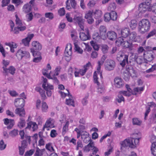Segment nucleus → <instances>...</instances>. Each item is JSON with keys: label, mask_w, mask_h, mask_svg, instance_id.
Returning <instances> with one entry per match:
<instances>
[{"label": "nucleus", "mask_w": 156, "mask_h": 156, "mask_svg": "<svg viewBox=\"0 0 156 156\" xmlns=\"http://www.w3.org/2000/svg\"><path fill=\"white\" fill-rule=\"evenodd\" d=\"M152 154L154 156H156V142L152 143L151 147Z\"/></svg>", "instance_id": "obj_31"}, {"label": "nucleus", "mask_w": 156, "mask_h": 156, "mask_svg": "<svg viewBox=\"0 0 156 156\" xmlns=\"http://www.w3.org/2000/svg\"><path fill=\"white\" fill-rule=\"evenodd\" d=\"M31 9V6L29 4L25 5L23 7V11L26 13L30 12Z\"/></svg>", "instance_id": "obj_29"}, {"label": "nucleus", "mask_w": 156, "mask_h": 156, "mask_svg": "<svg viewBox=\"0 0 156 156\" xmlns=\"http://www.w3.org/2000/svg\"><path fill=\"white\" fill-rule=\"evenodd\" d=\"M44 151V149H40L38 148H37L35 155L36 156H41L43 154V152Z\"/></svg>", "instance_id": "obj_37"}, {"label": "nucleus", "mask_w": 156, "mask_h": 156, "mask_svg": "<svg viewBox=\"0 0 156 156\" xmlns=\"http://www.w3.org/2000/svg\"><path fill=\"white\" fill-rule=\"evenodd\" d=\"M18 130L16 129H14L12 130L9 133V134L10 136L12 137L16 136L18 135Z\"/></svg>", "instance_id": "obj_36"}, {"label": "nucleus", "mask_w": 156, "mask_h": 156, "mask_svg": "<svg viewBox=\"0 0 156 156\" xmlns=\"http://www.w3.org/2000/svg\"><path fill=\"white\" fill-rule=\"evenodd\" d=\"M147 51L144 49V48L142 46L139 47L137 49V52L138 54H141L143 52L144 53H145Z\"/></svg>", "instance_id": "obj_52"}, {"label": "nucleus", "mask_w": 156, "mask_h": 156, "mask_svg": "<svg viewBox=\"0 0 156 156\" xmlns=\"http://www.w3.org/2000/svg\"><path fill=\"white\" fill-rule=\"evenodd\" d=\"M16 56L19 60H21L23 57H25L26 58H29L30 54L23 48H21L18 50L16 54Z\"/></svg>", "instance_id": "obj_7"}, {"label": "nucleus", "mask_w": 156, "mask_h": 156, "mask_svg": "<svg viewBox=\"0 0 156 156\" xmlns=\"http://www.w3.org/2000/svg\"><path fill=\"white\" fill-rule=\"evenodd\" d=\"M108 47L106 44L103 45L102 46V50L104 53H107L108 51Z\"/></svg>", "instance_id": "obj_58"}, {"label": "nucleus", "mask_w": 156, "mask_h": 156, "mask_svg": "<svg viewBox=\"0 0 156 156\" xmlns=\"http://www.w3.org/2000/svg\"><path fill=\"white\" fill-rule=\"evenodd\" d=\"M26 125L25 120L23 118L20 119V121L18 123V126L20 128L24 127Z\"/></svg>", "instance_id": "obj_28"}, {"label": "nucleus", "mask_w": 156, "mask_h": 156, "mask_svg": "<svg viewBox=\"0 0 156 156\" xmlns=\"http://www.w3.org/2000/svg\"><path fill=\"white\" fill-rule=\"evenodd\" d=\"M96 4V2L94 0L90 1L88 3L87 5L90 8L94 7Z\"/></svg>", "instance_id": "obj_48"}, {"label": "nucleus", "mask_w": 156, "mask_h": 156, "mask_svg": "<svg viewBox=\"0 0 156 156\" xmlns=\"http://www.w3.org/2000/svg\"><path fill=\"white\" fill-rule=\"evenodd\" d=\"M116 100L119 103H120L122 101H124V98L122 96V95L119 92L118 95V98L116 99Z\"/></svg>", "instance_id": "obj_44"}, {"label": "nucleus", "mask_w": 156, "mask_h": 156, "mask_svg": "<svg viewBox=\"0 0 156 156\" xmlns=\"http://www.w3.org/2000/svg\"><path fill=\"white\" fill-rule=\"evenodd\" d=\"M138 27L140 33L144 34L148 31L150 28L151 23L147 19H143L139 21Z\"/></svg>", "instance_id": "obj_3"}, {"label": "nucleus", "mask_w": 156, "mask_h": 156, "mask_svg": "<svg viewBox=\"0 0 156 156\" xmlns=\"http://www.w3.org/2000/svg\"><path fill=\"white\" fill-rule=\"evenodd\" d=\"M133 90L134 92L133 94L134 95H136L137 94V93H140L141 91H143L144 90V87H137L134 88Z\"/></svg>", "instance_id": "obj_39"}, {"label": "nucleus", "mask_w": 156, "mask_h": 156, "mask_svg": "<svg viewBox=\"0 0 156 156\" xmlns=\"http://www.w3.org/2000/svg\"><path fill=\"white\" fill-rule=\"evenodd\" d=\"M74 49L76 51H77L79 53L82 54L83 52V50L81 49L78 45L75 43H74Z\"/></svg>", "instance_id": "obj_41"}, {"label": "nucleus", "mask_w": 156, "mask_h": 156, "mask_svg": "<svg viewBox=\"0 0 156 156\" xmlns=\"http://www.w3.org/2000/svg\"><path fill=\"white\" fill-rule=\"evenodd\" d=\"M149 120L150 123L155 124L156 123V113H153L151 115Z\"/></svg>", "instance_id": "obj_30"}, {"label": "nucleus", "mask_w": 156, "mask_h": 156, "mask_svg": "<svg viewBox=\"0 0 156 156\" xmlns=\"http://www.w3.org/2000/svg\"><path fill=\"white\" fill-rule=\"evenodd\" d=\"M53 121V119L51 118H50L46 122L45 125L44 126V127H50L52 123V122Z\"/></svg>", "instance_id": "obj_42"}, {"label": "nucleus", "mask_w": 156, "mask_h": 156, "mask_svg": "<svg viewBox=\"0 0 156 156\" xmlns=\"http://www.w3.org/2000/svg\"><path fill=\"white\" fill-rule=\"evenodd\" d=\"M32 48L30 49H33L34 50L40 51L42 48L41 44L37 41H33L32 43Z\"/></svg>", "instance_id": "obj_16"}, {"label": "nucleus", "mask_w": 156, "mask_h": 156, "mask_svg": "<svg viewBox=\"0 0 156 156\" xmlns=\"http://www.w3.org/2000/svg\"><path fill=\"white\" fill-rule=\"evenodd\" d=\"M45 147L47 150L51 152L55 151V150L54 149V148L52 146L51 143H49L47 144H46Z\"/></svg>", "instance_id": "obj_38"}, {"label": "nucleus", "mask_w": 156, "mask_h": 156, "mask_svg": "<svg viewBox=\"0 0 156 156\" xmlns=\"http://www.w3.org/2000/svg\"><path fill=\"white\" fill-rule=\"evenodd\" d=\"M111 16L110 13H106L104 15V20L106 22H108L111 20Z\"/></svg>", "instance_id": "obj_45"}, {"label": "nucleus", "mask_w": 156, "mask_h": 156, "mask_svg": "<svg viewBox=\"0 0 156 156\" xmlns=\"http://www.w3.org/2000/svg\"><path fill=\"white\" fill-rule=\"evenodd\" d=\"M91 45L95 50L98 51L99 49V46L94 41H92L90 42Z\"/></svg>", "instance_id": "obj_51"}, {"label": "nucleus", "mask_w": 156, "mask_h": 156, "mask_svg": "<svg viewBox=\"0 0 156 156\" xmlns=\"http://www.w3.org/2000/svg\"><path fill=\"white\" fill-rule=\"evenodd\" d=\"M156 70V64H155L152 66V67L149 69L147 70L146 72L147 73H151Z\"/></svg>", "instance_id": "obj_54"}, {"label": "nucleus", "mask_w": 156, "mask_h": 156, "mask_svg": "<svg viewBox=\"0 0 156 156\" xmlns=\"http://www.w3.org/2000/svg\"><path fill=\"white\" fill-rule=\"evenodd\" d=\"M69 124V122L68 121H67L65 125L63 126V127L62 128V133L63 135H64L66 132L68 130V126Z\"/></svg>", "instance_id": "obj_43"}, {"label": "nucleus", "mask_w": 156, "mask_h": 156, "mask_svg": "<svg viewBox=\"0 0 156 156\" xmlns=\"http://www.w3.org/2000/svg\"><path fill=\"white\" fill-rule=\"evenodd\" d=\"M110 13L111 20L115 21L116 20L117 18V15L116 12L114 11H112Z\"/></svg>", "instance_id": "obj_35"}, {"label": "nucleus", "mask_w": 156, "mask_h": 156, "mask_svg": "<svg viewBox=\"0 0 156 156\" xmlns=\"http://www.w3.org/2000/svg\"><path fill=\"white\" fill-rule=\"evenodd\" d=\"M4 123L6 125H8L6 128L8 129H11L15 124L14 121L13 119H9L8 118L5 119H3Z\"/></svg>", "instance_id": "obj_14"}, {"label": "nucleus", "mask_w": 156, "mask_h": 156, "mask_svg": "<svg viewBox=\"0 0 156 156\" xmlns=\"http://www.w3.org/2000/svg\"><path fill=\"white\" fill-rule=\"evenodd\" d=\"M137 21L135 20H132L129 23L130 27L133 30L135 29L136 27Z\"/></svg>", "instance_id": "obj_32"}, {"label": "nucleus", "mask_w": 156, "mask_h": 156, "mask_svg": "<svg viewBox=\"0 0 156 156\" xmlns=\"http://www.w3.org/2000/svg\"><path fill=\"white\" fill-rule=\"evenodd\" d=\"M24 100L22 98H17L14 101V105L16 107H21V108H17L15 110V113L20 117H24L25 113L24 109L23 108L24 105Z\"/></svg>", "instance_id": "obj_1"}, {"label": "nucleus", "mask_w": 156, "mask_h": 156, "mask_svg": "<svg viewBox=\"0 0 156 156\" xmlns=\"http://www.w3.org/2000/svg\"><path fill=\"white\" fill-rule=\"evenodd\" d=\"M44 83L42 84V87L46 91V94L48 97L51 96L52 92L53 90L54 87L52 85L47 83V79L44 78L43 80Z\"/></svg>", "instance_id": "obj_6"}, {"label": "nucleus", "mask_w": 156, "mask_h": 156, "mask_svg": "<svg viewBox=\"0 0 156 156\" xmlns=\"http://www.w3.org/2000/svg\"><path fill=\"white\" fill-rule=\"evenodd\" d=\"M117 46H122L124 48H131L132 47V43L127 41H124L122 38L119 37L115 41Z\"/></svg>", "instance_id": "obj_5"}, {"label": "nucleus", "mask_w": 156, "mask_h": 156, "mask_svg": "<svg viewBox=\"0 0 156 156\" xmlns=\"http://www.w3.org/2000/svg\"><path fill=\"white\" fill-rule=\"evenodd\" d=\"M16 17V25L18 26H21L22 25V23L20 19L18 18L17 15H15Z\"/></svg>", "instance_id": "obj_55"}, {"label": "nucleus", "mask_w": 156, "mask_h": 156, "mask_svg": "<svg viewBox=\"0 0 156 156\" xmlns=\"http://www.w3.org/2000/svg\"><path fill=\"white\" fill-rule=\"evenodd\" d=\"M116 5L115 3L114 2H112L109 4L108 8V10L112 12L114 11Z\"/></svg>", "instance_id": "obj_33"}, {"label": "nucleus", "mask_w": 156, "mask_h": 156, "mask_svg": "<svg viewBox=\"0 0 156 156\" xmlns=\"http://www.w3.org/2000/svg\"><path fill=\"white\" fill-rule=\"evenodd\" d=\"M45 18L48 19V20H52L54 18V15L53 14L52 12H46L45 13Z\"/></svg>", "instance_id": "obj_34"}, {"label": "nucleus", "mask_w": 156, "mask_h": 156, "mask_svg": "<svg viewBox=\"0 0 156 156\" xmlns=\"http://www.w3.org/2000/svg\"><path fill=\"white\" fill-rule=\"evenodd\" d=\"M80 39L83 41H85L88 39L90 38L89 32L87 31V34H86L84 33H80Z\"/></svg>", "instance_id": "obj_23"}, {"label": "nucleus", "mask_w": 156, "mask_h": 156, "mask_svg": "<svg viewBox=\"0 0 156 156\" xmlns=\"http://www.w3.org/2000/svg\"><path fill=\"white\" fill-rule=\"evenodd\" d=\"M114 85L117 88H121L124 85V83L122 79L119 77H116L114 79Z\"/></svg>", "instance_id": "obj_12"}, {"label": "nucleus", "mask_w": 156, "mask_h": 156, "mask_svg": "<svg viewBox=\"0 0 156 156\" xmlns=\"http://www.w3.org/2000/svg\"><path fill=\"white\" fill-rule=\"evenodd\" d=\"M92 15H93V12H92L91 11H88L85 14V18L86 19H89V18L92 17Z\"/></svg>", "instance_id": "obj_62"}, {"label": "nucleus", "mask_w": 156, "mask_h": 156, "mask_svg": "<svg viewBox=\"0 0 156 156\" xmlns=\"http://www.w3.org/2000/svg\"><path fill=\"white\" fill-rule=\"evenodd\" d=\"M89 133L85 131H83L81 133V137L82 139L89 137Z\"/></svg>", "instance_id": "obj_53"}, {"label": "nucleus", "mask_w": 156, "mask_h": 156, "mask_svg": "<svg viewBox=\"0 0 156 156\" xmlns=\"http://www.w3.org/2000/svg\"><path fill=\"white\" fill-rule=\"evenodd\" d=\"M93 16L95 19H100L102 15V12L100 10H96L93 12Z\"/></svg>", "instance_id": "obj_25"}, {"label": "nucleus", "mask_w": 156, "mask_h": 156, "mask_svg": "<svg viewBox=\"0 0 156 156\" xmlns=\"http://www.w3.org/2000/svg\"><path fill=\"white\" fill-rule=\"evenodd\" d=\"M130 78V75L127 72H124L123 73V78L126 81H128Z\"/></svg>", "instance_id": "obj_59"}, {"label": "nucleus", "mask_w": 156, "mask_h": 156, "mask_svg": "<svg viewBox=\"0 0 156 156\" xmlns=\"http://www.w3.org/2000/svg\"><path fill=\"white\" fill-rule=\"evenodd\" d=\"M72 51H69L68 47H66L64 52V55L66 57L65 59L67 61H69L71 58Z\"/></svg>", "instance_id": "obj_20"}, {"label": "nucleus", "mask_w": 156, "mask_h": 156, "mask_svg": "<svg viewBox=\"0 0 156 156\" xmlns=\"http://www.w3.org/2000/svg\"><path fill=\"white\" fill-rule=\"evenodd\" d=\"M5 44L9 46L10 47V51L12 53H13L15 52L14 48H16L17 46V44L13 42L5 43Z\"/></svg>", "instance_id": "obj_22"}, {"label": "nucleus", "mask_w": 156, "mask_h": 156, "mask_svg": "<svg viewBox=\"0 0 156 156\" xmlns=\"http://www.w3.org/2000/svg\"><path fill=\"white\" fill-rule=\"evenodd\" d=\"M6 147V144H4L3 140H2L0 141V150H2L4 149Z\"/></svg>", "instance_id": "obj_60"}, {"label": "nucleus", "mask_w": 156, "mask_h": 156, "mask_svg": "<svg viewBox=\"0 0 156 156\" xmlns=\"http://www.w3.org/2000/svg\"><path fill=\"white\" fill-rule=\"evenodd\" d=\"M31 52L32 53L34 57H38L39 55H41L40 53L39 52L36 51L35 50H33V49H30Z\"/></svg>", "instance_id": "obj_56"}, {"label": "nucleus", "mask_w": 156, "mask_h": 156, "mask_svg": "<svg viewBox=\"0 0 156 156\" xmlns=\"http://www.w3.org/2000/svg\"><path fill=\"white\" fill-rule=\"evenodd\" d=\"M128 57L129 55L126 54L122 51H119L117 55L116 58L118 61L120 62V65L122 67H124L126 64H130L132 62L130 59L128 61Z\"/></svg>", "instance_id": "obj_4"}, {"label": "nucleus", "mask_w": 156, "mask_h": 156, "mask_svg": "<svg viewBox=\"0 0 156 156\" xmlns=\"http://www.w3.org/2000/svg\"><path fill=\"white\" fill-rule=\"evenodd\" d=\"M106 37L111 41L115 40L117 37L116 34L113 31H108L106 35Z\"/></svg>", "instance_id": "obj_19"}, {"label": "nucleus", "mask_w": 156, "mask_h": 156, "mask_svg": "<svg viewBox=\"0 0 156 156\" xmlns=\"http://www.w3.org/2000/svg\"><path fill=\"white\" fill-rule=\"evenodd\" d=\"M119 93H120L121 94H122L123 95L127 96H129L131 95V92H129L128 91H121L119 92Z\"/></svg>", "instance_id": "obj_61"}, {"label": "nucleus", "mask_w": 156, "mask_h": 156, "mask_svg": "<svg viewBox=\"0 0 156 156\" xmlns=\"http://www.w3.org/2000/svg\"><path fill=\"white\" fill-rule=\"evenodd\" d=\"M71 3V7L74 9H76L77 8V3L75 0H70Z\"/></svg>", "instance_id": "obj_50"}, {"label": "nucleus", "mask_w": 156, "mask_h": 156, "mask_svg": "<svg viewBox=\"0 0 156 156\" xmlns=\"http://www.w3.org/2000/svg\"><path fill=\"white\" fill-rule=\"evenodd\" d=\"M48 107L46 103L44 102H42L41 109L43 112H46L47 111Z\"/></svg>", "instance_id": "obj_40"}, {"label": "nucleus", "mask_w": 156, "mask_h": 156, "mask_svg": "<svg viewBox=\"0 0 156 156\" xmlns=\"http://www.w3.org/2000/svg\"><path fill=\"white\" fill-rule=\"evenodd\" d=\"M66 8L67 9L70 10L71 9L70 0H67L66 2Z\"/></svg>", "instance_id": "obj_57"}, {"label": "nucleus", "mask_w": 156, "mask_h": 156, "mask_svg": "<svg viewBox=\"0 0 156 156\" xmlns=\"http://www.w3.org/2000/svg\"><path fill=\"white\" fill-rule=\"evenodd\" d=\"M155 34L156 35V31L155 30H153L148 34V35L146 37V38H148L150 37L153 36Z\"/></svg>", "instance_id": "obj_63"}, {"label": "nucleus", "mask_w": 156, "mask_h": 156, "mask_svg": "<svg viewBox=\"0 0 156 156\" xmlns=\"http://www.w3.org/2000/svg\"><path fill=\"white\" fill-rule=\"evenodd\" d=\"M42 73L43 75L46 76L48 78H50V76L51 75V71H50L49 73H48V70L45 69H43Z\"/></svg>", "instance_id": "obj_46"}, {"label": "nucleus", "mask_w": 156, "mask_h": 156, "mask_svg": "<svg viewBox=\"0 0 156 156\" xmlns=\"http://www.w3.org/2000/svg\"><path fill=\"white\" fill-rule=\"evenodd\" d=\"M99 35L101 38L104 40L106 38L107 29L104 26H101L99 27Z\"/></svg>", "instance_id": "obj_13"}, {"label": "nucleus", "mask_w": 156, "mask_h": 156, "mask_svg": "<svg viewBox=\"0 0 156 156\" xmlns=\"http://www.w3.org/2000/svg\"><path fill=\"white\" fill-rule=\"evenodd\" d=\"M136 36V34L135 32H133L131 33L129 35L130 41H134Z\"/></svg>", "instance_id": "obj_47"}, {"label": "nucleus", "mask_w": 156, "mask_h": 156, "mask_svg": "<svg viewBox=\"0 0 156 156\" xmlns=\"http://www.w3.org/2000/svg\"><path fill=\"white\" fill-rule=\"evenodd\" d=\"M58 13L61 16L64 15L65 14V11L64 8H62L59 9L58 10Z\"/></svg>", "instance_id": "obj_64"}, {"label": "nucleus", "mask_w": 156, "mask_h": 156, "mask_svg": "<svg viewBox=\"0 0 156 156\" xmlns=\"http://www.w3.org/2000/svg\"><path fill=\"white\" fill-rule=\"evenodd\" d=\"M68 92V96L69 98L66 99V103L67 105H71L73 107L74 106V101L73 97L72 95L70 94L69 90H67Z\"/></svg>", "instance_id": "obj_18"}, {"label": "nucleus", "mask_w": 156, "mask_h": 156, "mask_svg": "<svg viewBox=\"0 0 156 156\" xmlns=\"http://www.w3.org/2000/svg\"><path fill=\"white\" fill-rule=\"evenodd\" d=\"M143 53V57L144 63H147L148 62L152 61L154 58V55L153 52L147 51Z\"/></svg>", "instance_id": "obj_9"}, {"label": "nucleus", "mask_w": 156, "mask_h": 156, "mask_svg": "<svg viewBox=\"0 0 156 156\" xmlns=\"http://www.w3.org/2000/svg\"><path fill=\"white\" fill-rule=\"evenodd\" d=\"M122 36L124 38L127 37L129 34V30L127 27L122 28L121 30Z\"/></svg>", "instance_id": "obj_21"}, {"label": "nucleus", "mask_w": 156, "mask_h": 156, "mask_svg": "<svg viewBox=\"0 0 156 156\" xmlns=\"http://www.w3.org/2000/svg\"><path fill=\"white\" fill-rule=\"evenodd\" d=\"M115 66V62L111 59L106 60L105 64V68L108 71L113 70Z\"/></svg>", "instance_id": "obj_10"}, {"label": "nucleus", "mask_w": 156, "mask_h": 156, "mask_svg": "<svg viewBox=\"0 0 156 156\" xmlns=\"http://www.w3.org/2000/svg\"><path fill=\"white\" fill-rule=\"evenodd\" d=\"M107 58V56L106 55H104L102 56L101 59V60L98 62V63H99L100 65H102L105 60Z\"/></svg>", "instance_id": "obj_49"}, {"label": "nucleus", "mask_w": 156, "mask_h": 156, "mask_svg": "<svg viewBox=\"0 0 156 156\" xmlns=\"http://www.w3.org/2000/svg\"><path fill=\"white\" fill-rule=\"evenodd\" d=\"M96 72H94L93 76V78L94 79L95 83H97V85L98 86V92L100 93H102L105 90V87L104 85H99V83L98 82Z\"/></svg>", "instance_id": "obj_11"}, {"label": "nucleus", "mask_w": 156, "mask_h": 156, "mask_svg": "<svg viewBox=\"0 0 156 156\" xmlns=\"http://www.w3.org/2000/svg\"><path fill=\"white\" fill-rule=\"evenodd\" d=\"M132 122L133 125L140 126L142 124L141 120L137 118H133L132 119Z\"/></svg>", "instance_id": "obj_27"}, {"label": "nucleus", "mask_w": 156, "mask_h": 156, "mask_svg": "<svg viewBox=\"0 0 156 156\" xmlns=\"http://www.w3.org/2000/svg\"><path fill=\"white\" fill-rule=\"evenodd\" d=\"M3 64L4 66L3 67L4 72L3 73L8 74V73H10L11 74H13L15 73V69L12 66H10L9 69H7L6 67V66L8 65L9 63V62L8 61H6L5 60L3 61Z\"/></svg>", "instance_id": "obj_8"}, {"label": "nucleus", "mask_w": 156, "mask_h": 156, "mask_svg": "<svg viewBox=\"0 0 156 156\" xmlns=\"http://www.w3.org/2000/svg\"><path fill=\"white\" fill-rule=\"evenodd\" d=\"M149 7V6L144 3H143L139 5V9L140 11L144 12L147 10Z\"/></svg>", "instance_id": "obj_26"}, {"label": "nucleus", "mask_w": 156, "mask_h": 156, "mask_svg": "<svg viewBox=\"0 0 156 156\" xmlns=\"http://www.w3.org/2000/svg\"><path fill=\"white\" fill-rule=\"evenodd\" d=\"M34 36V34H28L27 37L22 39V42L25 46H29L30 42L31 40Z\"/></svg>", "instance_id": "obj_17"}, {"label": "nucleus", "mask_w": 156, "mask_h": 156, "mask_svg": "<svg viewBox=\"0 0 156 156\" xmlns=\"http://www.w3.org/2000/svg\"><path fill=\"white\" fill-rule=\"evenodd\" d=\"M74 20L78 24L80 28L82 30H83V24L84 22V20L82 17L80 16H76L74 18Z\"/></svg>", "instance_id": "obj_15"}, {"label": "nucleus", "mask_w": 156, "mask_h": 156, "mask_svg": "<svg viewBox=\"0 0 156 156\" xmlns=\"http://www.w3.org/2000/svg\"><path fill=\"white\" fill-rule=\"evenodd\" d=\"M93 144H94V143L92 141H90L87 145L83 147L84 151L87 152H89L91 149Z\"/></svg>", "instance_id": "obj_24"}, {"label": "nucleus", "mask_w": 156, "mask_h": 156, "mask_svg": "<svg viewBox=\"0 0 156 156\" xmlns=\"http://www.w3.org/2000/svg\"><path fill=\"white\" fill-rule=\"evenodd\" d=\"M140 138H130L125 140L121 144V148L129 147L131 148H134L138 145Z\"/></svg>", "instance_id": "obj_2"}]
</instances>
